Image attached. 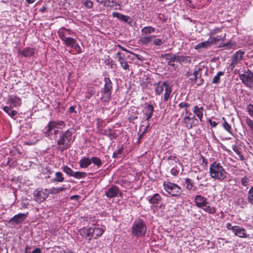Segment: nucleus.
<instances>
[{"instance_id":"obj_1","label":"nucleus","mask_w":253,"mask_h":253,"mask_svg":"<svg viewBox=\"0 0 253 253\" xmlns=\"http://www.w3.org/2000/svg\"><path fill=\"white\" fill-rule=\"evenodd\" d=\"M226 171L220 163L214 162L211 165L210 174L212 178L222 181L226 178Z\"/></svg>"},{"instance_id":"obj_2","label":"nucleus","mask_w":253,"mask_h":253,"mask_svg":"<svg viewBox=\"0 0 253 253\" xmlns=\"http://www.w3.org/2000/svg\"><path fill=\"white\" fill-rule=\"evenodd\" d=\"M73 132L74 129L70 128L60 135L57 141L58 150L62 152L69 148Z\"/></svg>"},{"instance_id":"obj_3","label":"nucleus","mask_w":253,"mask_h":253,"mask_svg":"<svg viewBox=\"0 0 253 253\" xmlns=\"http://www.w3.org/2000/svg\"><path fill=\"white\" fill-rule=\"evenodd\" d=\"M155 86V92L156 95H160L164 90L165 87V94L164 95V100L167 102L170 97V94L172 91L171 85L169 84L167 82H164L163 83L159 82L154 84Z\"/></svg>"},{"instance_id":"obj_4","label":"nucleus","mask_w":253,"mask_h":253,"mask_svg":"<svg viewBox=\"0 0 253 253\" xmlns=\"http://www.w3.org/2000/svg\"><path fill=\"white\" fill-rule=\"evenodd\" d=\"M104 85L101 89V99L103 102L109 101L111 98L112 83L109 78L105 77L104 79Z\"/></svg>"},{"instance_id":"obj_5","label":"nucleus","mask_w":253,"mask_h":253,"mask_svg":"<svg viewBox=\"0 0 253 253\" xmlns=\"http://www.w3.org/2000/svg\"><path fill=\"white\" fill-rule=\"evenodd\" d=\"M131 229L132 235L133 236L136 237H142L145 236L147 231L146 224L140 219L133 222Z\"/></svg>"},{"instance_id":"obj_6","label":"nucleus","mask_w":253,"mask_h":253,"mask_svg":"<svg viewBox=\"0 0 253 253\" xmlns=\"http://www.w3.org/2000/svg\"><path fill=\"white\" fill-rule=\"evenodd\" d=\"M164 189L173 197H179L181 194V188L177 184L168 181L163 183Z\"/></svg>"},{"instance_id":"obj_7","label":"nucleus","mask_w":253,"mask_h":253,"mask_svg":"<svg viewBox=\"0 0 253 253\" xmlns=\"http://www.w3.org/2000/svg\"><path fill=\"white\" fill-rule=\"evenodd\" d=\"M239 77L246 86L250 88L253 87V73L249 69L243 74H240Z\"/></svg>"},{"instance_id":"obj_8","label":"nucleus","mask_w":253,"mask_h":253,"mask_svg":"<svg viewBox=\"0 0 253 253\" xmlns=\"http://www.w3.org/2000/svg\"><path fill=\"white\" fill-rule=\"evenodd\" d=\"M64 44L66 46H70L71 48L74 49L78 53H80L82 52V49L77 43V41L75 39L67 37L63 41Z\"/></svg>"},{"instance_id":"obj_9","label":"nucleus","mask_w":253,"mask_h":253,"mask_svg":"<svg viewBox=\"0 0 253 253\" xmlns=\"http://www.w3.org/2000/svg\"><path fill=\"white\" fill-rule=\"evenodd\" d=\"M119 194L122 196V193L120 191L119 188L115 185L112 186L105 191V195L110 199L116 197Z\"/></svg>"},{"instance_id":"obj_10","label":"nucleus","mask_w":253,"mask_h":253,"mask_svg":"<svg viewBox=\"0 0 253 253\" xmlns=\"http://www.w3.org/2000/svg\"><path fill=\"white\" fill-rule=\"evenodd\" d=\"M244 51L239 50L236 52L232 56V62L231 65L233 67H235V66L243 59V55H244Z\"/></svg>"},{"instance_id":"obj_11","label":"nucleus","mask_w":253,"mask_h":253,"mask_svg":"<svg viewBox=\"0 0 253 253\" xmlns=\"http://www.w3.org/2000/svg\"><path fill=\"white\" fill-rule=\"evenodd\" d=\"M27 217V214L25 213H19L14 215L13 217L10 218L8 223L19 224L22 223L26 218Z\"/></svg>"},{"instance_id":"obj_12","label":"nucleus","mask_w":253,"mask_h":253,"mask_svg":"<svg viewBox=\"0 0 253 253\" xmlns=\"http://www.w3.org/2000/svg\"><path fill=\"white\" fill-rule=\"evenodd\" d=\"M47 197V194L42 191L37 190L34 193V200L38 203L43 202Z\"/></svg>"},{"instance_id":"obj_13","label":"nucleus","mask_w":253,"mask_h":253,"mask_svg":"<svg viewBox=\"0 0 253 253\" xmlns=\"http://www.w3.org/2000/svg\"><path fill=\"white\" fill-rule=\"evenodd\" d=\"M194 201L195 205L199 208L203 207L205 204H209L207 198L201 195H196L194 198Z\"/></svg>"},{"instance_id":"obj_14","label":"nucleus","mask_w":253,"mask_h":253,"mask_svg":"<svg viewBox=\"0 0 253 253\" xmlns=\"http://www.w3.org/2000/svg\"><path fill=\"white\" fill-rule=\"evenodd\" d=\"M55 128H62V127H58L56 121H50L46 127H45V133L48 136H50L52 134V131Z\"/></svg>"},{"instance_id":"obj_15","label":"nucleus","mask_w":253,"mask_h":253,"mask_svg":"<svg viewBox=\"0 0 253 253\" xmlns=\"http://www.w3.org/2000/svg\"><path fill=\"white\" fill-rule=\"evenodd\" d=\"M202 69L199 68L197 70L195 71L193 73L191 72H187L185 76L189 80L193 83H196L198 78L199 73L201 71Z\"/></svg>"},{"instance_id":"obj_16","label":"nucleus","mask_w":253,"mask_h":253,"mask_svg":"<svg viewBox=\"0 0 253 253\" xmlns=\"http://www.w3.org/2000/svg\"><path fill=\"white\" fill-rule=\"evenodd\" d=\"M154 110V108L152 105L149 104H147L146 103L145 104V106L144 107V115L146 117V120L147 121H148L152 117Z\"/></svg>"},{"instance_id":"obj_17","label":"nucleus","mask_w":253,"mask_h":253,"mask_svg":"<svg viewBox=\"0 0 253 253\" xmlns=\"http://www.w3.org/2000/svg\"><path fill=\"white\" fill-rule=\"evenodd\" d=\"M116 57L118 58V61L122 68L125 70L128 69L129 65L125 58V55H122L121 53L118 52L116 53Z\"/></svg>"},{"instance_id":"obj_18","label":"nucleus","mask_w":253,"mask_h":253,"mask_svg":"<svg viewBox=\"0 0 253 253\" xmlns=\"http://www.w3.org/2000/svg\"><path fill=\"white\" fill-rule=\"evenodd\" d=\"M233 232L236 236L240 238H247L249 236L245 229L240 226H236Z\"/></svg>"},{"instance_id":"obj_19","label":"nucleus","mask_w":253,"mask_h":253,"mask_svg":"<svg viewBox=\"0 0 253 253\" xmlns=\"http://www.w3.org/2000/svg\"><path fill=\"white\" fill-rule=\"evenodd\" d=\"M91 230V227L88 228H83L80 230V234L83 237H85L86 239L90 241L92 238H93Z\"/></svg>"},{"instance_id":"obj_20","label":"nucleus","mask_w":253,"mask_h":253,"mask_svg":"<svg viewBox=\"0 0 253 253\" xmlns=\"http://www.w3.org/2000/svg\"><path fill=\"white\" fill-rule=\"evenodd\" d=\"M92 235L93 239H97L100 237L104 232V230L100 227H91Z\"/></svg>"},{"instance_id":"obj_21","label":"nucleus","mask_w":253,"mask_h":253,"mask_svg":"<svg viewBox=\"0 0 253 253\" xmlns=\"http://www.w3.org/2000/svg\"><path fill=\"white\" fill-rule=\"evenodd\" d=\"M154 35H150L147 36H143L140 38L139 42L142 44L147 45H148L152 41V40L155 38Z\"/></svg>"},{"instance_id":"obj_22","label":"nucleus","mask_w":253,"mask_h":253,"mask_svg":"<svg viewBox=\"0 0 253 253\" xmlns=\"http://www.w3.org/2000/svg\"><path fill=\"white\" fill-rule=\"evenodd\" d=\"M18 52L19 54H21L24 57H28L33 56L35 52L34 48L26 47L22 51H19Z\"/></svg>"},{"instance_id":"obj_23","label":"nucleus","mask_w":253,"mask_h":253,"mask_svg":"<svg viewBox=\"0 0 253 253\" xmlns=\"http://www.w3.org/2000/svg\"><path fill=\"white\" fill-rule=\"evenodd\" d=\"M79 164L80 168L85 169L91 164V160L89 158L84 157L80 160Z\"/></svg>"},{"instance_id":"obj_24","label":"nucleus","mask_w":253,"mask_h":253,"mask_svg":"<svg viewBox=\"0 0 253 253\" xmlns=\"http://www.w3.org/2000/svg\"><path fill=\"white\" fill-rule=\"evenodd\" d=\"M203 107H198V106H195L194 108L193 112L197 116V117L199 119L201 122L202 121V118L203 116Z\"/></svg>"},{"instance_id":"obj_25","label":"nucleus","mask_w":253,"mask_h":253,"mask_svg":"<svg viewBox=\"0 0 253 253\" xmlns=\"http://www.w3.org/2000/svg\"><path fill=\"white\" fill-rule=\"evenodd\" d=\"M162 200L161 197L158 193L155 194L149 200V202L153 205H158Z\"/></svg>"},{"instance_id":"obj_26","label":"nucleus","mask_w":253,"mask_h":253,"mask_svg":"<svg viewBox=\"0 0 253 253\" xmlns=\"http://www.w3.org/2000/svg\"><path fill=\"white\" fill-rule=\"evenodd\" d=\"M168 162L170 166H175V167H177L176 164L179 165H181L178 158L175 156H170L168 158Z\"/></svg>"},{"instance_id":"obj_27","label":"nucleus","mask_w":253,"mask_h":253,"mask_svg":"<svg viewBox=\"0 0 253 253\" xmlns=\"http://www.w3.org/2000/svg\"><path fill=\"white\" fill-rule=\"evenodd\" d=\"M226 34L225 33L221 34L219 36H217L216 37H211L209 39L211 45L213 44H216L217 42L220 41H224L225 38Z\"/></svg>"},{"instance_id":"obj_28","label":"nucleus","mask_w":253,"mask_h":253,"mask_svg":"<svg viewBox=\"0 0 253 253\" xmlns=\"http://www.w3.org/2000/svg\"><path fill=\"white\" fill-rule=\"evenodd\" d=\"M70 34V31L65 28H61L58 31L59 37L62 41H63L65 40V39L67 38L66 37L67 35Z\"/></svg>"},{"instance_id":"obj_29","label":"nucleus","mask_w":253,"mask_h":253,"mask_svg":"<svg viewBox=\"0 0 253 253\" xmlns=\"http://www.w3.org/2000/svg\"><path fill=\"white\" fill-rule=\"evenodd\" d=\"M185 183L186 185V189L189 191H195L197 190V187L194 186V183L192 182V180L189 178H186L185 179Z\"/></svg>"},{"instance_id":"obj_30","label":"nucleus","mask_w":253,"mask_h":253,"mask_svg":"<svg viewBox=\"0 0 253 253\" xmlns=\"http://www.w3.org/2000/svg\"><path fill=\"white\" fill-rule=\"evenodd\" d=\"M20 101V99L16 96H14L13 97H10L8 99V102L10 104V105L14 107H16L17 106L20 105L21 104Z\"/></svg>"},{"instance_id":"obj_31","label":"nucleus","mask_w":253,"mask_h":253,"mask_svg":"<svg viewBox=\"0 0 253 253\" xmlns=\"http://www.w3.org/2000/svg\"><path fill=\"white\" fill-rule=\"evenodd\" d=\"M112 15L114 17H116L118 19L121 20L125 22H128V20L130 19L129 16L116 12H113Z\"/></svg>"},{"instance_id":"obj_32","label":"nucleus","mask_w":253,"mask_h":253,"mask_svg":"<svg viewBox=\"0 0 253 253\" xmlns=\"http://www.w3.org/2000/svg\"><path fill=\"white\" fill-rule=\"evenodd\" d=\"M155 31V29L151 26H146L143 27L141 30L142 35H148L154 33Z\"/></svg>"},{"instance_id":"obj_33","label":"nucleus","mask_w":253,"mask_h":253,"mask_svg":"<svg viewBox=\"0 0 253 253\" xmlns=\"http://www.w3.org/2000/svg\"><path fill=\"white\" fill-rule=\"evenodd\" d=\"M178 63L182 64V63H190L191 62V58L188 56H179L177 55Z\"/></svg>"},{"instance_id":"obj_34","label":"nucleus","mask_w":253,"mask_h":253,"mask_svg":"<svg viewBox=\"0 0 253 253\" xmlns=\"http://www.w3.org/2000/svg\"><path fill=\"white\" fill-rule=\"evenodd\" d=\"M64 178L63 174L59 171L56 172L55 173V177L52 179L53 182H61L63 181Z\"/></svg>"},{"instance_id":"obj_35","label":"nucleus","mask_w":253,"mask_h":253,"mask_svg":"<svg viewBox=\"0 0 253 253\" xmlns=\"http://www.w3.org/2000/svg\"><path fill=\"white\" fill-rule=\"evenodd\" d=\"M12 107L11 106H4L3 108V110L9 116L13 117L17 114V112L15 110H12Z\"/></svg>"},{"instance_id":"obj_36","label":"nucleus","mask_w":253,"mask_h":253,"mask_svg":"<svg viewBox=\"0 0 253 253\" xmlns=\"http://www.w3.org/2000/svg\"><path fill=\"white\" fill-rule=\"evenodd\" d=\"M204 211L211 213L214 214L215 212V209L209 205V204H205L203 207H201Z\"/></svg>"},{"instance_id":"obj_37","label":"nucleus","mask_w":253,"mask_h":253,"mask_svg":"<svg viewBox=\"0 0 253 253\" xmlns=\"http://www.w3.org/2000/svg\"><path fill=\"white\" fill-rule=\"evenodd\" d=\"M211 45V42L209 39L208 41H205L203 42H201L199 43V44H198L195 46V49H201V48H206L210 46Z\"/></svg>"},{"instance_id":"obj_38","label":"nucleus","mask_w":253,"mask_h":253,"mask_svg":"<svg viewBox=\"0 0 253 253\" xmlns=\"http://www.w3.org/2000/svg\"><path fill=\"white\" fill-rule=\"evenodd\" d=\"M96 1L103 5L105 7H113V4H111V3H114V1L111 0H96Z\"/></svg>"},{"instance_id":"obj_39","label":"nucleus","mask_w":253,"mask_h":253,"mask_svg":"<svg viewBox=\"0 0 253 253\" xmlns=\"http://www.w3.org/2000/svg\"><path fill=\"white\" fill-rule=\"evenodd\" d=\"M175 62L178 63L177 55L172 54L171 57H170V58L169 59V61L168 62V65L169 66H172L173 67H175V64L174 63Z\"/></svg>"},{"instance_id":"obj_40","label":"nucleus","mask_w":253,"mask_h":253,"mask_svg":"<svg viewBox=\"0 0 253 253\" xmlns=\"http://www.w3.org/2000/svg\"><path fill=\"white\" fill-rule=\"evenodd\" d=\"M224 75V72L219 71L217 74L213 77L212 83L213 84H217L220 82V77Z\"/></svg>"},{"instance_id":"obj_41","label":"nucleus","mask_w":253,"mask_h":253,"mask_svg":"<svg viewBox=\"0 0 253 253\" xmlns=\"http://www.w3.org/2000/svg\"><path fill=\"white\" fill-rule=\"evenodd\" d=\"M86 176L87 174L85 172L81 171H74L73 175H72L73 177L78 179L84 178Z\"/></svg>"},{"instance_id":"obj_42","label":"nucleus","mask_w":253,"mask_h":253,"mask_svg":"<svg viewBox=\"0 0 253 253\" xmlns=\"http://www.w3.org/2000/svg\"><path fill=\"white\" fill-rule=\"evenodd\" d=\"M91 163H92L94 165L100 167L102 164V161L100 158L96 157H93L91 159Z\"/></svg>"},{"instance_id":"obj_43","label":"nucleus","mask_w":253,"mask_h":253,"mask_svg":"<svg viewBox=\"0 0 253 253\" xmlns=\"http://www.w3.org/2000/svg\"><path fill=\"white\" fill-rule=\"evenodd\" d=\"M222 120L224 121L223 123V126L224 128L227 130L229 133L231 134H232V129L231 126L225 121L224 118H222Z\"/></svg>"},{"instance_id":"obj_44","label":"nucleus","mask_w":253,"mask_h":253,"mask_svg":"<svg viewBox=\"0 0 253 253\" xmlns=\"http://www.w3.org/2000/svg\"><path fill=\"white\" fill-rule=\"evenodd\" d=\"M248 201L249 203L253 205V186L251 187L248 192Z\"/></svg>"},{"instance_id":"obj_45","label":"nucleus","mask_w":253,"mask_h":253,"mask_svg":"<svg viewBox=\"0 0 253 253\" xmlns=\"http://www.w3.org/2000/svg\"><path fill=\"white\" fill-rule=\"evenodd\" d=\"M62 169L64 172H65L67 175H69L70 176H72V175H73L74 171L70 168H69L67 166H65L63 167L62 168Z\"/></svg>"},{"instance_id":"obj_46","label":"nucleus","mask_w":253,"mask_h":253,"mask_svg":"<svg viewBox=\"0 0 253 253\" xmlns=\"http://www.w3.org/2000/svg\"><path fill=\"white\" fill-rule=\"evenodd\" d=\"M105 134L108 136L111 139L116 138L117 136V134L111 129L108 130H105Z\"/></svg>"},{"instance_id":"obj_47","label":"nucleus","mask_w":253,"mask_h":253,"mask_svg":"<svg viewBox=\"0 0 253 253\" xmlns=\"http://www.w3.org/2000/svg\"><path fill=\"white\" fill-rule=\"evenodd\" d=\"M65 189H66V188L62 186V187H57V188L53 187L52 188L50 189V190L51 193L57 194L60 192H62V191L65 190Z\"/></svg>"},{"instance_id":"obj_48","label":"nucleus","mask_w":253,"mask_h":253,"mask_svg":"<svg viewBox=\"0 0 253 253\" xmlns=\"http://www.w3.org/2000/svg\"><path fill=\"white\" fill-rule=\"evenodd\" d=\"M82 4L87 8H91L93 7V2L89 0H82Z\"/></svg>"},{"instance_id":"obj_49","label":"nucleus","mask_w":253,"mask_h":253,"mask_svg":"<svg viewBox=\"0 0 253 253\" xmlns=\"http://www.w3.org/2000/svg\"><path fill=\"white\" fill-rule=\"evenodd\" d=\"M123 150L124 148L121 146L117 151L113 153V157L114 158L120 157V155L122 153Z\"/></svg>"},{"instance_id":"obj_50","label":"nucleus","mask_w":253,"mask_h":253,"mask_svg":"<svg viewBox=\"0 0 253 253\" xmlns=\"http://www.w3.org/2000/svg\"><path fill=\"white\" fill-rule=\"evenodd\" d=\"M241 181L242 185L246 187L249 185L250 179L249 177L245 176L241 178Z\"/></svg>"},{"instance_id":"obj_51","label":"nucleus","mask_w":253,"mask_h":253,"mask_svg":"<svg viewBox=\"0 0 253 253\" xmlns=\"http://www.w3.org/2000/svg\"><path fill=\"white\" fill-rule=\"evenodd\" d=\"M183 122H184L185 126L188 129L192 128L193 126H195L196 125V123H194V122H192L191 121H189V122H187V121H185V120H183Z\"/></svg>"},{"instance_id":"obj_52","label":"nucleus","mask_w":253,"mask_h":253,"mask_svg":"<svg viewBox=\"0 0 253 253\" xmlns=\"http://www.w3.org/2000/svg\"><path fill=\"white\" fill-rule=\"evenodd\" d=\"M246 123L251 130L253 131V121L250 118L247 117L246 119Z\"/></svg>"},{"instance_id":"obj_53","label":"nucleus","mask_w":253,"mask_h":253,"mask_svg":"<svg viewBox=\"0 0 253 253\" xmlns=\"http://www.w3.org/2000/svg\"><path fill=\"white\" fill-rule=\"evenodd\" d=\"M247 111L250 116L253 118V104H250L247 106Z\"/></svg>"},{"instance_id":"obj_54","label":"nucleus","mask_w":253,"mask_h":253,"mask_svg":"<svg viewBox=\"0 0 253 253\" xmlns=\"http://www.w3.org/2000/svg\"><path fill=\"white\" fill-rule=\"evenodd\" d=\"M88 92L87 94L86 95V98L89 99L92 95H93L95 93V91L93 87L90 88L88 89Z\"/></svg>"},{"instance_id":"obj_55","label":"nucleus","mask_w":253,"mask_h":253,"mask_svg":"<svg viewBox=\"0 0 253 253\" xmlns=\"http://www.w3.org/2000/svg\"><path fill=\"white\" fill-rule=\"evenodd\" d=\"M184 120L187 122L191 121L192 122H194V123H196V122H197V120L195 116H193L191 118L189 116H187L184 117Z\"/></svg>"},{"instance_id":"obj_56","label":"nucleus","mask_w":253,"mask_h":253,"mask_svg":"<svg viewBox=\"0 0 253 253\" xmlns=\"http://www.w3.org/2000/svg\"><path fill=\"white\" fill-rule=\"evenodd\" d=\"M164 42L161 39H156L154 41V44L156 45H161L164 44Z\"/></svg>"},{"instance_id":"obj_57","label":"nucleus","mask_w":253,"mask_h":253,"mask_svg":"<svg viewBox=\"0 0 253 253\" xmlns=\"http://www.w3.org/2000/svg\"><path fill=\"white\" fill-rule=\"evenodd\" d=\"M170 173L174 176H176L179 173V170L176 169L175 168H173L170 170Z\"/></svg>"},{"instance_id":"obj_58","label":"nucleus","mask_w":253,"mask_h":253,"mask_svg":"<svg viewBox=\"0 0 253 253\" xmlns=\"http://www.w3.org/2000/svg\"><path fill=\"white\" fill-rule=\"evenodd\" d=\"M172 53H166L162 54V57L164 58H165L166 60L169 61V59L171 56H172Z\"/></svg>"},{"instance_id":"obj_59","label":"nucleus","mask_w":253,"mask_h":253,"mask_svg":"<svg viewBox=\"0 0 253 253\" xmlns=\"http://www.w3.org/2000/svg\"><path fill=\"white\" fill-rule=\"evenodd\" d=\"M236 226H232L231 224L230 223H227L226 225V228L228 229V230H232L233 232L234 231V230H235V229L236 228Z\"/></svg>"},{"instance_id":"obj_60","label":"nucleus","mask_w":253,"mask_h":253,"mask_svg":"<svg viewBox=\"0 0 253 253\" xmlns=\"http://www.w3.org/2000/svg\"><path fill=\"white\" fill-rule=\"evenodd\" d=\"M178 106L180 108L185 107L186 108L189 106V104L185 102H181L179 104Z\"/></svg>"},{"instance_id":"obj_61","label":"nucleus","mask_w":253,"mask_h":253,"mask_svg":"<svg viewBox=\"0 0 253 253\" xmlns=\"http://www.w3.org/2000/svg\"><path fill=\"white\" fill-rule=\"evenodd\" d=\"M75 108H76V107L74 106H72L70 107V108L69 109V112L70 113H74L76 114L77 113V111H76Z\"/></svg>"},{"instance_id":"obj_62","label":"nucleus","mask_w":253,"mask_h":253,"mask_svg":"<svg viewBox=\"0 0 253 253\" xmlns=\"http://www.w3.org/2000/svg\"><path fill=\"white\" fill-rule=\"evenodd\" d=\"M209 122L212 127H215L217 124L215 121H212L211 120H209Z\"/></svg>"},{"instance_id":"obj_63","label":"nucleus","mask_w":253,"mask_h":253,"mask_svg":"<svg viewBox=\"0 0 253 253\" xmlns=\"http://www.w3.org/2000/svg\"><path fill=\"white\" fill-rule=\"evenodd\" d=\"M41 250L40 248H37L32 251V253H41Z\"/></svg>"},{"instance_id":"obj_64","label":"nucleus","mask_w":253,"mask_h":253,"mask_svg":"<svg viewBox=\"0 0 253 253\" xmlns=\"http://www.w3.org/2000/svg\"><path fill=\"white\" fill-rule=\"evenodd\" d=\"M60 253H73L72 252L69 250H63L60 251Z\"/></svg>"}]
</instances>
